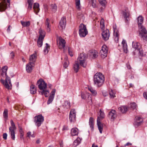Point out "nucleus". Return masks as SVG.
<instances>
[{
  "label": "nucleus",
  "mask_w": 147,
  "mask_h": 147,
  "mask_svg": "<svg viewBox=\"0 0 147 147\" xmlns=\"http://www.w3.org/2000/svg\"><path fill=\"white\" fill-rule=\"evenodd\" d=\"M114 34L116 35L117 36L118 35V31L117 28V26L116 25H114L113 26Z\"/></svg>",
  "instance_id": "4c0bfd02"
},
{
  "label": "nucleus",
  "mask_w": 147,
  "mask_h": 147,
  "mask_svg": "<svg viewBox=\"0 0 147 147\" xmlns=\"http://www.w3.org/2000/svg\"><path fill=\"white\" fill-rule=\"evenodd\" d=\"M100 4L103 6H104L105 5L106 3L105 0H98Z\"/></svg>",
  "instance_id": "49530a36"
},
{
  "label": "nucleus",
  "mask_w": 147,
  "mask_h": 147,
  "mask_svg": "<svg viewBox=\"0 0 147 147\" xmlns=\"http://www.w3.org/2000/svg\"><path fill=\"white\" fill-rule=\"evenodd\" d=\"M54 98V97L50 96L49 98V99L47 101V104H50L53 101Z\"/></svg>",
  "instance_id": "37998d69"
},
{
  "label": "nucleus",
  "mask_w": 147,
  "mask_h": 147,
  "mask_svg": "<svg viewBox=\"0 0 147 147\" xmlns=\"http://www.w3.org/2000/svg\"><path fill=\"white\" fill-rule=\"evenodd\" d=\"M18 128L20 134H24V131L22 127L20 125H18Z\"/></svg>",
  "instance_id": "de8ad7c7"
},
{
  "label": "nucleus",
  "mask_w": 147,
  "mask_h": 147,
  "mask_svg": "<svg viewBox=\"0 0 147 147\" xmlns=\"http://www.w3.org/2000/svg\"><path fill=\"white\" fill-rule=\"evenodd\" d=\"M10 123L11 126L9 127V132L10 133L11 138L13 140L15 139V133L14 130L16 129L15 125L12 120L10 121Z\"/></svg>",
  "instance_id": "9d476101"
},
{
  "label": "nucleus",
  "mask_w": 147,
  "mask_h": 147,
  "mask_svg": "<svg viewBox=\"0 0 147 147\" xmlns=\"http://www.w3.org/2000/svg\"><path fill=\"white\" fill-rule=\"evenodd\" d=\"M76 8L78 11L77 18L80 21L83 22L84 20L85 17L84 14L81 12V8L80 6V0H76Z\"/></svg>",
  "instance_id": "39448f33"
},
{
  "label": "nucleus",
  "mask_w": 147,
  "mask_h": 147,
  "mask_svg": "<svg viewBox=\"0 0 147 147\" xmlns=\"http://www.w3.org/2000/svg\"><path fill=\"white\" fill-rule=\"evenodd\" d=\"M14 56H15L14 53L13 51L12 52L10 53V57H11V58L13 59L14 58Z\"/></svg>",
  "instance_id": "5fc2aeb1"
},
{
  "label": "nucleus",
  "mask_w": 147,
  "mask_h": 147,
  "mask_svg": "<svg viewBox=\"0 0 147 147\" xmlns=\"http://www.w3.org/2000/svg\"><path fill=\"white\" fill-rule=\"evenodd\" d=\"M89 3L92 4V7L94 8L97 7V5L96 4V0H88Z\"/></svg>",
  "instance_id": "ea45409f"
},
{
  "label": "nucleus",
  "mask_w": 147,
  "mask_h": 147,
  "mask_svg": "<svg viewBox=\"0 0 147 147\" xmlns=\"http://www.w3.org/2000/svg\"><path fill=\"white\" fill-rule=\"evenodd\" d=\"M37 84L38 85L39 88L40 90L45 89L47 88V84L42 79H41L38 80L37 82Z\"/></svg>",
  "instance_id": "ddd939ff"
},
{
  "label": "nucleus",
  "mask_w": 147,
  "mask_h": 147,
  "mask_svg": "<svg viewBox=\"0 0 147 147\" xmlns=\"http://www.w3.org/2000/svg\"><path fill=\"white\" fill-rule=\"evenodd\" d=\"M86 58V55L83 53H81L79 55L73 65V69L76 73L78 71L79 69V64L83 67H86L87 65Z\"/></svg>",
  "instance_id": "f257e3e1"
},
{
  "label": "nucleus",
  "mask_w": 147,
  "mask_h": 147,
  "mask_svg": "<svg viewBox=\"0 0 147 147\" xmlns=\"http://www.w3.org/2000/svg\"><path fill=\"white\" fill-rule=\"evenodd\" d=\"M65 104L66 106H67L68 108H69L70 107V103L69 102L66 101L65 102Z\"/></svg>",
  "instance_id": "6e6d98bb"
},
{
  "label": "nucleus",
  "mask_w": 147,
  "mask_h": 147,
  "mask_svg": "<svg viewBox=\"0 0 147 147\" xmlns=\"http://www.w3.org/2000/svg\"><path fill=\"white\" fill-rule=\"evenodd\" d=\"M42 90V91L41 92V94H44L46 97H48L49 94V91L48 90H45V89H43Z\"/></svg>",
  "instance_id": "c756f323"
},
{
  "label": "nucleus",
  "mask_w": 147,
  "mask_h": 147,
  "mask_svg": "<svg viewBox=\"0 0 147 147\" xmlns=\"http://www.w3.org/2000/svg\"><path fill=\"white\" fill-rule=\"evenodd\" d=\"M7 134L6 133H4L3 134V138L6 140L7 139Z\"/></svg>",
  "instance_id": "4d7b16f0"
},
{
  "label": "nucleus",
  "mask_w": 147,
  "mask_h": 147,
  "mask_svg": "<svg viewBox=\"0 0 147 147\" xmlns=\"http://www.w3.org/2000/svg\"><path fill=\"white\" fill-rule=\"evenodd\" d=\"M93 56L92 57V58H96L98 56V53L97 51H95V52L93 53Z\"/></svg>",
  "instance_id": "3c124183"
},
{
  "label": "nucleus",
  "mask_w": 147,
  "mask_h": 147,
  "mask_svg": "<svg viewBox=\"0 0 147 147\" xmlns=\"http://www.w3.org/2000/svg\"><path fill=\"white\" fill-rule=\"evenodd\" d=\"M39 36L37 41L38 46L39 47H41L42 45L43 40L45 36V32L42 30H39Z\"/></svg>",
  "instance_id": "1a4fd4ad"
},
{
  "label": "nucleus",
  "mask_w": 147,
  "mask_h": 147,
  "mask_svg": "<svg viewBox=\"0 0 147 147\" xmlns=\"http://www.w3.org/2000/svg\"><path fill=\"white\" fill-rule=\"evenodd\" d=\"M8 111L7 110V109H5L3 113L4 117L5 118H7L8 117Z\"/></svg>",
  "instance_id": "79ce46f5"
},
{
  "label": "nucleus",
  "mask_w": 147,
  "mask_h": 147,
  "mask_svg": "<svg viewBox=\"0 0 147 147\" xmlns=\"http://www.w3.org/2000/svg\"><path fill=\"white\" fill-rule=\"evenodd\" d=\"M57 44L59 49H64L63 52H65V47L66 42L65 40L63 39L61 37H59L57 39Z\"/></svg>",
  "instance_id": "9b49d317"
},
{
  "label": "nucleus",
  "mask_w": 147,
  "mask_h": 147,
  "mask_svg": "<svg viewBox=\"0 0 147 147\" xmlns=\"http://www.w3.org/2000/svg\"><path fill=\"white\" fill-rule=\"evenodd\" d=\"M68 50L69 54L70 55V56H71V57L73 56V55L72 54V53H71V52L70 51V48H69V47H68Z\"/></svg>",
  "instance_id": "052dcab7"
},
{
  "label": "nucleus",
  "mask_w": 147,
  "mask_h": 147,
  "mask_svg": "<svg viewBox=\"0 0 147 147\" xmlns=\"http://www.w3.org/2000/svg\"><path fill=\"white\" fill-rule=\"evenodd\" d=\"M119 111L122 113H125L127 111L128 107L126 106H122L119 108Z\"/></svg>",
  "instance_id": "b1692460"
},
{
  "label": "nucleus",
  "mask_w": 147,
  "mask_h": 147,
  "mask_svg": "<svg viewBox=\"0 0 147 147\" xmlns=\"http://www.w3.org/2000/svg\"><path fill=\"white\" fill-rule=\"evenodd\" d=\"M131 143H129L128 142V143H127V144H125V145L124 146H128V145H131Z\"/></svg>",
  "instance_id": "774afa93"
},
{
  "label": "nucleus",
  "mask_w": 147,
  "mask_h": 147,
  "mask_svg": "<svg viewBox=\"0 0 147 147\" xmlns=\"http://www.w3.org/2000/svg\"><path fill=\"white\" fill-rule=\"evenodd\" d=\"M21 23L23 27H28L30 25V22L29 21L25 22L22 21H21Z\"/></svg>",
  "instance_id": "c9c22d12"
},
{
  "label": "nucleus",
  "mask_w": 147,
  "mask_h": 147,
  "mask_svg": "<svg viewBox=\"0 0 147 147\" xmlns=\"http://www.w3.org/2000/svg\"><path fill=\"white\" fill-rule=\"evenodd\" d=\"M102 38L105 40H107L110 36L109 31L108 30H106L103 31L102 33Z\"/></svg>",
  "instance_id": "dca6fc26"
},
{
  "label": "nucleus",
  "mask_w": 147,
  "mask_h": 147,
  "mask_svg": "<svg viewBox=\"0 0 147 147\" xmlns=\"http://www.w3.org/2000/svg\"><path fill=\"white\" fill-rule=\"evenodd\" d=\"M31 133L30 132H29L27 133V137H30L31 136L33 137V136L31 135Z\"/></svg>",
  "instance_id": "13d9d810"
},
{
  "label": "nucleus",
  "mask_w": 147,
  "mask_h": 147,
  "mask_svg": "<svg viewBox=\"0 0 147 147\" xmlns=\"http://www.w3.org/2000/svg\"><path fill=\"white\" fill-rule=\"evenodd\" d=\"M114 35L115 36V40L116 42H117L118 40V36H119L118 33V35L117 36L116 35Z\"/></svg>",
  "instance_id": "bf43d9fd"
},
{
  "label": "nucleus",
  "mask_w": 147,
  "mask_h": 147,
  "mask_svg": "<svg viewBox=\"0 0 147 147\" xmlns=\"http://www.w3.org/2000/svg\"><path fill=\"white\" fill-rule=\"evenodd\" d=\"M71 134L72 136L77 135L78 134V129L76 128H72L71 130Z\"/></svg>",
  "instance_id": "a878e982"
},
{
  "label": "nucleus",
  "mask_w": 147,
  "mask_h": 147,
  "mask_svg": "<svg viewBox=\"0 0 147 147\" xmlns=\"http://www.w3.org/2000/svg\"><path fill=\"white\" fill-rule=\"evenodd\" d=\"M65 62L63 64V67L65 68L67 67L68 66V58L67 56H66L64 59Z\"/></svg>",
  "instance_id": "2f4dec72"
},
{
  "label": "nucleus",
  "mask_w": 147,
  "mask_h": 147,
  "mask_svg": "<svg viewBox=\"0 0 147 147\" xmlns=\"http://www.w3.org/2000/svg\"><path fill=\"white\" fill-rule=\"evenodd\" d=\"M99 117H98L97 119V124L98 126V129L100 134H102L103 130L102 125L100 120L105 117V115L103 112L102 111L101 109L100 111Z\"/></svg>",
  "instance_id": "423d86ee"
},
{
  "label": "nucleus",
  "mask_w": 147,
  "mask_h": 147,
  "mask_svg": "<svg viewBox=\"0 0 147 147\" xmlns=\"http://www.w3.org/2000/svg\"><path fill=\"white\" fill-rule=\"evenodd\" d=\"M132 47L136 50H138L141 47L140 44L138 42H133L132 43Z\"/></svg>",
  "instance_id": "393cba45"
},
{
  "label": "nucleus",
  "mask_w": 147,
  "mask_h": 147,
  "mask_svg": "<svg viewBox=\"0 0 147 147\" xmlns=\"http://www.w3.org/2000/svg\"><path fill=\"white\" fill-rule=\"evenodd\" d=\"M138 51H139L140 55H141L142 56H143L144 55V54L143 53V51L142 49V47L141 48H140L138 50Z\"/></svg>",
  "instance_id": "a18cd8bd"
},
{
  "label": "nucleus",
  "mask_w": 147,
  "mask_h": 147,
  "mask_svg": "<svg viewBox=\"0 0 147 147\" xmlns=\"http://www.w3.org/2000/svg\"><path fill=\"white\" fill-rule=\"evenodd\" d=\"M127 67V68L129 69H131V67L129 64V62H128L126 64Z\"/></svg>",
  "instance_id": "680f3d73"
},
{
  "label": "nucleus",
  "mask_w": 147,
  "mask_h": 147,
  "mask_svg": "<svg viewBox=\"0 0 147 147\" xmlns=\"http://www.w3.org/2000/svg\"><path fill=\"white\" fill-rule=\"evenodd\" d=\"M11 27V26L10 25H9L8 26V27L7 28V32H10V27Z\"/></svg>",
  "instance_id": "338daca9"
},
{
  "label": "nucleus",
  "mask_w": 147,
  "mask_h": 147,
  "mask_svg": "<svg viewBox=\"0 0 147 147\" xmlns=\"http://www.w3.org/2000/svg\"><path fill=\"white\" fill-rule=\"evenodd\" d=\"M76 111L74 109H71L69 114V119L71 122H74L75 121Z\"/></svg>",
  "instance_id": "2eb2a0df"
},
{
  "label": "nucleus",
  "mask_w": 147,
  "mask_h": 147,
  "mask_svg": "<svg viewBox=\"0 0 147 147\" xmlns=\"http://www.w3.org/2000/svg\"><path fill=\"white\" fill-rule=\"evenodd\" d=\"M24 134H20V139L22 140H24V138L23 137Z\"/></svg>",
  "instance_id": "69168bd1"
},
{
  "label": "nucleus",
  "mask_w": 147,
  "mask_h": 147,
  "mask_svg": "<svg viewBox=\"0 0 147 147\" xmlns=\"http://www.w3.org/2000/svg\"><path fill=\"white\" fill-rule=\"evenodd\" d=\"M90 96V94L89 93H82L81 94V98L84 99H85L87 96H88V98H89Z\"/></svg>",
  "instance_id": "e433bc0d"
},
{
  "label": "nucleus",
  "mask_w": 147,
  "mask_h": 147,
  "mask_svg": "<svg viewBox=\"0 0 147 147\" xmlns=\"http://www.w3.org/2000/svg\"><path fill=\"white\" fill-rule=\"evenodd\" d=\"M47 30L48 32H50L51 31V26L50 21L48 18L46 19L45 22Z\"/></svg>",
  "instance_id": "4be33fe9"
},
{
  "label": "nucleus",
  "mask_w": 147,
  "mask_h": 147,
  "mask_svg": "<svg viewBox=\"0 0 147 147\" xmlns=\"http://www.w3.org/2000/svg\"><path fill=\"white\" fill-rule=\"evenodd\" d=\"M144 19L141 16L137 18V23L139 29V35L141 38L143 40L147 39V32L145 28L142 25Z\"/></svg>",
  "instance_id": "f03ea898"
},
{
  "label": "nucleus",
  "mask_w": 147,
  "mask_h": 147,
  "mask_svg": "<svg viewBox=\"0 0 147 147\" xmlns=\"http://www.w3.org/2000/svg\"><path fill=\"white\" fill-rule=\"evenodd\" d=\"M79 32L81 37H84L86 36L88 33L86 25L81 24L79 26Z\"/></svg>",
  "instance_id": "0eeeda50"
},
{
  "label": "nucleus",
  "mask_w": 147,
  "mask_h": 147,
  "mask_svg": "<svg viewBox=\"0 0 147 147\" xmlns=\"http://www.w3.org/2000/svg\"><path fill=\"white\" fill-rule=\"evenodd\" d=\"M81 141V139L78 138L75 140L73 143V145L74 147H76L80 143Z\"/></svg>",
  "instance_id": "c85d7f7f"
},
{
  "label": "nucleus",
  "mask_w": 147,
  "mask_h": 147,
  "mask_svg": "<svg viewBox=\"0 0 147 147\" xmlns=\"http://www.w3.org/2000/svg\"><path fill=\"white\" fill-rule=\"evenodd\" d=\"M95 50H91L90 51L89 53V55L90 56L92 57V56L93 55V53L95 52Z\"/></svg>",
  "instance_id": "864d4df0"
},
{
  "label": "nucleus",
  "mask_w": 147,
  "mask_h": 147,
  "mask_svg": "<svg viewBox=\"0 0 147 147\" xmlns=\"http://www.w3.org/2000/svg\"><path fill=\"white\" fill-rule=\"evenodd\" d=\"M94 120L92 117H90L89 119V124L92 129H93L94 128Z\"/></svg>",
  "instance_id": "7c9ffc66"
},
{
  "label": "nucleus",
  "mask_w": 147,
  "mask_h": 147,
  "mask_svg": "<svg viewBox=\"0 0 147 147\" xmlns=\"http://www.w3.org/2000/svg\"><path fill=\"white\" fill-rule=\"evenodd\" d=\"M130 107L131 108H132L133 109H135L136 107V103L135 102L132 103L131 104Z\"/></svg>",
  "instance_id": "8fccbe9b"
},
{
  "label": "nucleus",
  "mask_w": 147,
  "mask_h": 147,
  "mask_svg": "<svg viewBox=\"0 0 147 147\" xmlns=\"http://www.w3.org/2000/svg\"><path fill=\"white\" fill-rule=\"evenodd\" d=\"M34 66V62H30L26 66V71L28 73H30L32 70V67Z\"/></svg>",
  "instance_id": "6ab92c4d"
},
{
  "label": "nucleus",
  "mask_w": 147,
  "mask_h": 147,
  "mask_svg": "<svg viewBox=\"0 0 147 147\" xmlns=\"http://www.w3.org/2000/svg\"><path fill=\"white\" fill-rule=\"evenodd\" d=\"M28 3V9L31 10L32 9V6L33 3V0H27Z\"/></svg>",
  "instance_id": "f704fd0d"
},
{
  "label": "nucleus",
  "mask_w": 147,
  "mask_h": 147,
  "mask_svg": "<svg viewBox=\"0 0 147 147\" xmlns=\"http://www.w3.org/2000/svg\"><path fill=\"white\" fill-rule=\"evenodd\" d=\"M51 9L53 12H55L57 11V7L55 4H52L51 5Z\"/></svg>",
  "instance_id": "72a5a7b5"
},
{
  "label": "nucleus",
  "mask_w": 147,
  "mask_h": 147,
  "mask_svg": "<svg viewBox=\"0 0 147 147\" xmlns=\"http://www.w3.org/2000/svg\"><path fill=\"white\" fill-rule=\"evenodd\" d=\"M46 47L44 51V52L45 54H47L48 53L50 47V46L47 43H46Z\"/></svg>",
  "instance_id": "58836bf2"
},
{
  "label": "nucleus",
  "mask_w": 147,
  "mask_h": 147,
  "mask_svg": "<svg viewBox=\"0 0 147 147\" xmlns=\"http://www.w3.org/2000/svg\"><path fill=\"white\" fill-rule=\"evenodd\" d=\"M56 92V90L53 89L51 93L50 96L54 97L55 95Z\"/></svg>",
  "instance_id": "09e8293b"
},
{
  "label": "nucleus",
  "mask_w": 147,
  "mask_h": 147,
  "mask_svg": "<svg viewBox=\"0 0 147 147\" xmlns=\"http://www.w3.org/2000/svg\"><path fill=\"white\" fill-rule=\"evenodd\" d=\"M34 119L35 125L38 127L41 125L44 120V117L41 114L36 116Z\"/></svg>",
  "instance_id": "6e6552de"
},
{
  "label": "nucleus",
  "mask_w": 147,
  "mask_h": 147,
  "mask_svg": "<svg viewBox=\"0 0 147 147\" xmlns=\"http://www.w3.org/2000/svg\"><path fill=\"white\" fill-rule=\"evenodd\" d=\"M122 43L123 44V46L126 45H127L125 40H123L122 42Z\"/></svg>",
  "instance_id": "0e129e2a"
},
{
  "label": "nucleus",
  "mask_w": 147,
  "mask_h": 147,
  "mask_svg": "<svg viewBox=\"0 0 147 147\" xmlns=\"http://www.w3.org/2000/svg\"><path fill=\"white\" fill-rule=\"evenodd\" d=\"M109 117L111 119L113 120L116 117V112L115 110H112L109 113Z\"/></svg>",
  "instance_id": "412c9836"
},
{
  "label": "nucleus",
  "mask_w": 147,
  "mask_h": 147,
  "mask_svg": "<svg viewBox=\"0 0 147 147\" xmlns=\"http://www.w3.org/2000/svg\"><path fill=\"white\" fill-rule=\"evenodd\" d=\"M108 48L105 45H103L100 51V54L102 58H105L107 56Z\"/></svg>",
  "instance_id": "4468645a"
},
{
  "label": "nucleus",
  "mask_w": 147,
  "mask_h": 147,
  "mask_svg": "<svg viewBox=\"0 0 147 147\" xmlns=\"http://www.w3.org/2000/svg\"><path fill=\"white\" fill-rule=\"evenodd\" d=\"M66 24V19L65 17H63L61 18L60 22L59 25L62 29L64 28Z\"/></svg>",
  "instance_id": "aec40b11"
},
{
  "label": "nucleus",
  "mask_w": 147,
  "mask_h": 147,
  "mask_svg": "<svg viewBox=\"0 0 147 147\" xmlns=\"http://www.w3.org/2000/svg\"><path fill=\"white\" fill-rule=\"evenodd\" d=\"M10 0H2V2L0 3V11H4L7 8V5H10Z\"/></svg>",
  "instance_id": "f8f14e48"
},
{
  "label": "nucleus",
  "mask_w": 147,
  "mask_h": 147,
  "mask_svg": "<svg viewBox=\"0 0 147 147\" xmlns=\"http://www.w3.org/2000/svg\"><path fill=\"white\" fill-rule=\"evenodd\" d=\"M105 80L104 76L100 72L96 73L94 76V84L98 87H100L102 85Z\"/></svg>",
  "instance_id": "20e7f679"
},
{
  "label": "nucleus",
  "mask_w": 147,
  "mask_h": 147,
  "mask_svg": "<svg viewBox=\"0 0 147 147\" xmlns=\"http://www.w3.org/2000/svg\"><path fill=\"white\" fill-rule=\"evenodd\" d=\"M143 96L144 98L147 100V92H145L143 93Z\"/></svg>",
  "instance_id": "e2e57ef3"
},
{
  "label": "nucleus",
  "mask_w": 147,
  "mask_h": 147,
  "mask_svg": "<svg viewBox=\"0 0 147 147\" xmlns=\"http://www.w3.org/2000/svg\"><path fill=\"white\" fill-rule=\"evenodd\" d=\"M109 94L110 97L111 98H113L116 96L115 95V93L112 90H111V91L109 92Z\"/></svg>",
  "instance_id": "473e14b6"
},
{
  "label": "nucleus",
  "mask_w": 147,
  "mask_h": 147,
  "mask_svg": "<svg viewBox=\"0 0 147 147\" xmlns=\"http://www.w3.org/2000/svg\"><path fill=\"white\" fill-rule=\"evenodd\" d=\"M136 121L134 123L135 127H137L140 125L143 121L142 119L140 117L136 116L135 117Z\"/></svg>",
  "instance_id": "a211bd4d"
},
{
  "label": "nucleus",
  "mask_w": 147,
  "mask_h": 147,
  "mask_svg": "<svg viewBox=\"0 0 147 147\" xmlns=\"http://www.w3.org/2000/svg\"><path fill=\"white\" fill-rule=\"evenodd\" d=\"M39 4L38 3H35L34 4L33 6V9L34 12L36 14L39 12L40 10L39 8Z\"/></svg>",
  "instance_id": "5701e85b"
},
{
  "label": "nucleus",
  "mask_w": 147,
  "mask_h": 147,
  "mask_svg": "<svg viewBox=\"0 0 147 147\" xmlns=\"http://www.w3.org/2000/svg\"><path fill=\"white\" fill-rule=\"evenodd\" d=\"M100 24L101 25V28L102 29H104L105 27V24L104 23V20L102 18L100 21Z\"/></svg>",
  "instance_id": "c03bdc74"
},
{
  "label": "nucleus",
  "mask_w": 147,
  "mask_h": 147,
  "mask_svg": "<svg viewBox=\"0 0 147 147\" xmlns=\"http://www.w3.org/2000/svg\"><path fill=\"white\" fill-rule=\"evenodd\" d=\"M123 15L125 18V21L127 22L129 20V13L128 9H126L125 11H123Z\"/></svg>",
  "instance_id": "f3484780"
},
{
  "label": "nucleus",
  "mask_w": 147,
  "mask_h": 147,
  "mask_svg": "<svg viewBox=\"0 0 147 147\" xmlns=\"http://www.w3.org/2000/svg\"><path fill=\"white\" fill-rule=\"evenodd\" d=\"M7 68V66H5L2 68V73L1 74V75L3 76L4 74L6 77L5 82H4V80L2 78L1 80L0 81L1 83L4 85L5 88L7 89H9L11 88V84L10 79L7 75L6 72Z\"/></svg>",
  "instance_id": "7ed1b4c3"
},
{
  "label": "nucleus",
  "mask_w": 147,
  "mask_h": 147,
  "mask_svg": "<svg viewBox=\"0 0 147 147\" xmlns=\"http://www.w3.org/2000/svg\"><path fill=\"white\" fill-rule=\"evenodd\" d=\"M123 48L124 52L127 53V45H126L123 46Z\"/></svg>",
  "instance_id": "603ef678"
},
{
  "label": "nucleus",
  "mask_w": 147,
  "mask_h": 147,
  "mask_svg": "<svg viewBox=\"0 0 147 147\" xmlns=\"http://www.w3.org/2000/svg\"><path fill=\"white\" fill-rule=\"evenodd\" d=\"M88 89L93 96H95L96 95V92L95 90L90 88H88Z\"/></svg>",
  "instance_id": "a19ab883"
},
{
  "label": "nucleus",
  "mask_w": 147,
  "mask_h": 147,
  "mask_svg": "<svg viewBox=\"0 0 147 147\" xmlns=\"http://www.w3.org/2000/svg\"><path fill=\"white\" fill-rule=\"evenodd\" d=\"M37 57V54L35 53L30 55V57L29 60L31 62H35Z\"/></svg>",
  "instance_id": "bb28decb"
},
{
  "label": "nucleus",
  "mask_w": 147,
  "mask_h": 147,
  "mask_svg": "<svg viewBox=\"0 0 147 147\" xmlns=\"http://www.w3.org/2000/svg\"><path fill=\"white\" fill-rule=\"evenodd\" d=\"M30 90L31 93L32 94H34L36 92V89L35 88V86L34 85L32 84L30 86Z\"/></svg>",
  "instance_id": "cd10ccee"
}]
</instances>
